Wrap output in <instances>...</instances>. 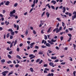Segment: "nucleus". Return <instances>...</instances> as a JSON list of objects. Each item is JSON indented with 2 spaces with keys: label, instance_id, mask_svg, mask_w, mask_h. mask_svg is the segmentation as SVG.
Instances as JSON below:
<instances>
[{
  "label": "nucleus",
  "instance_id": "f257e3e1",
  "mask_svg": "<svg viewBox=\"0 0 76 76\" xmlns=\"http://www.w3.org/2000/svg\"><path fill=\"white\" fill-rule=\"evenodd\" d=\"M10 17H13V16L14 17V18L15 17V15L13 14L16 13V10H14L10 12Z\"/></svg>",
  "mask_w": 76,
  "mask_h": 76
},
{
  "label": "nucleus",
  "instance_id": "f03ea898",
  "mask_svg": "<svg viewBox=\"0 0 76 76\" xmlns=\"http://www.w3.org/2000/svg\"><path fill=\"white\" fill-rule=\"evenodd\" d=\"M9 73V71H5L2 72L1 74H2V76H6V74Z\"/></svg>",
  "mask_w": 76,
  "mask_h": 76
},
{
  "label": "nucleus",
  "instance_id": "7ed1b4c3",
  "mask_svg": "<svg viewBox=\"0 0 76 76\" xmlns=\"http://www.w3.org/2000/svg\"><path fill=\"white\" fill-rule=\"evenodd\" d=\"M55 31H56V33H58V32H60V30L58 28H57L53 30V32H55Z\"/></svg>",
  "mask_w": 76,
  "mask_h": 76
},
{
  "label": "nucleus",
  "instance_id": "20e7f679",
  "mask_svg": "<svg viewBox=\"0 0 76 76\" xmlns=\"http://www.w3.org/2000/svg\"><path fill=\"white\" fill-rule=\"evenodd\" d=\"M49 65L50 66H52L53 67H54L55 66H56V65L55 64L54 65H53V63L52 62H50L49 64Z\"/></svg>",
  "mask_w": 76,
  "mask_h": 76
},
{
  "label": "nucleus",
  "instance_id": "39448f33",
  "mask_svg": "<svg viewBox=\"0 0 76 76\" xmlns=\"http://www.w3.org/2000/svg\"><path fill=\"white\" fill-rule=\"evenodd\" d=\"M50 14L48 12H46V16H47V17L48 18L49 17H50Z\"/></svg>",
  "mask_w": 76,
  "mask_h": 76
},
{
  "label": "nucleus",
  "instance_id": "423d86ee",
  "mask_svg": "<svg viewBox=\"0 0 76 76\" xmlns=\"http://www.w3.org/2000/svg\"><path fill=\"white\" fill-rule=\"evenodd\" d=\"M51 59H52V60H56L57 59V57L56 56L54 57L53 56L51 57Z\"/></svg>",
  "mask_w": 76,
  "mask_h": 76
},
{
  "label": "nucleus",
  "instance_id": "0eeeda50",
  "mask_svg": "<svg viewBox=\"0 0 76 76\" xmlns=\"http://www.w3.org/2000/svg\"><path fill=\"white\" fill-rule=\"evenodd\" d=\"M45 45L46 46H47V47H50V46H51V45L48 43H47Z\"/></svg>",
  "mask_w": 76,
  "mask_h": 76
},
{
  "label": "nucleus",
  "instance_id": "6e6552de",
  "mask_svg": "<svg viewBox=\"0 0 76 76\" xmlns=\"http://www.w3.org/2000/svg\"><path fill=\"white\" fill-rule=\"evenodd\" d=\"M48 75L49 76H54V74L53 73H49L48 74Z\"/></svg>",
  "mask_w": 76,
  "mask_h": 76
},
{
  "label": "nucleus",
  "instance_id": "1a4fd4ad",
  "mask_svg": "<svg viewBox=\"0 0 76 76\" xmlns=\"http://www.w3.org/2000/svg\"><path fill=\"white\" fill-rule=\"evenodd\" d=\"M51 3H53V4H56V1L54 0H52L51 1Z\"/></svg>",
  "mask_w": 76,
  "mask_h": 76
},
{
  "label": "nucleus",
  "instance_id": "9d476101",
  "mask_svg": "<svg viewBox=\"0 0 76 76\" xmlns=\"http://www.w3.org/2000/svg\"><path fill=\"white\" fill-rule=\"evenodd\" d=\"M63 13H65V12H66V7H63Z\"/></svg>",
  "mask_w": 76,
  "mask_h": 76
},
{
  "label": "nucleus",
  "instance_id": "9b49d317",
  "mask_svg": "<svg viewBox=\"0 0 76 76\" xmlns=\"http://www.w3.org/2000/svg\"><path fill=\"white\" fill-rule=\"evenodd\" d=\"M48 42H49V43H50L51 45H53V44H54V43H53V42H51L50 40H48Z\"/></svg>",
  "mask_w": 76,
  "mask_h": 76
},
{
  "label": "nucleus",
  "instance_id": "f8f14e48",
  "mask_svg": "<svg viewBox=\"0 0 76 76\" xmlns=\"http://www.w3.org/2000/svg\"><path fill=\"white\" fill-rule=\"evenodd\" d=\"M76 15H74L72 16V20H73L74 19H76Z\"/></svg>",
  "mask_w": 76,
  "mask_h": 76
},
{
  "label": "nucleus",
  "instance_id": "ddd939ff",
  "mask_svg": "<svg viewBox=\"0 0 76 76\" xmlns=\"http://www.w3.org/2000/svg\"><path fill=\"white\" fill-rule=\"evenodd\" d=\"M60 18H56V20H58V21H59V22H61V20L60 19Z\"/></svg>",
  "mask_w": 76,
  "mask_h": 76
},
{
  "label": "nucleus",
  "instance_id": "4468645a",
  "mask_svg": "<svg viewBox=\"0 0 76 76\" xmlns=\"http://www.w3.org/2000/svg\"><path fill=\"white\" fill-rule=\"evenodd\" d=\"M30 70L31 72H34V69L32 68H30Z\"/></svg>",
  "mask_w": 76,
  "mask_h": 76
},
{
  "label": "nucleus",
  "instance_id": "2eb2a0df",
  "mask_svg": "<svg viewBox=\"0 0 76 76\" xmlns=\"http://www.w3.org/2000/svg\"><path fill=\"white\" fill-rule=\"evenodd\" d=\"M13 73V71H11V72H10L8 74V76H10V75H12Z\"/></svg>",
  "mask_w": 76,
  "mask_h": 76
},
{
  "label": "nucleus",
  "instance_id": "dca6fc26",
  "mask_svg": "<svg viewBox=\"0 0 76 76\" xmlns=\"http://www.w3.org/2000/svg\"><path fill=\"white\" fill-rule=\"evenodd\" d=\"M9 3H10V2H9V1H7L5 4L6 6H8V5L9 4Z\"/></svg>",
  "mask_w": 76,
  "mask_h": 76
},
{
  "label": "nucleus",
  "instance_id": "f3484780",
  "mask_svg": "<svg viewBox=\"0 0 76 76\" xmlns=\"http://www.w3.org/2000/svg\"><path fill=\"white\" fill-rule=\"evenodd\" d=\"M16 57L17 58H19L20 60V59H21V57H20V56H19L18 55Z\"/></svg>",
  "mask_w": 76,
  "mask_h": 76
},
{
  "label": "nucleus",
  "instance_id": "a211bd4d",
  "mask_svg": "<svg viewBox=\"0 0 76 76\" xmlns=\"http://www.w3.org/2000/svg\"><path fill=\"white\" fill-rule=\"evenodd\" d=\"M10 36V33L7 34V38H9V37Z\"/></svg>",
  "mask_w": 76,
  "mask_h": 76
},
{
  "label": "nucleus",
  "instance_id": "6ab92c4d",
  "mask_svg": "<svg viewBox=\"0 0 76 76\" xmlns=\"http://www.w3.org/2000/svg\"><path fill=\"white\" fill-rule=\"evenodd\" d=\"M8 31V32L10 31L11 33L12 32H13V30L12 29H9Z\"/></svg>",
  "mask_w": 76,
  "mask_h": 76
},
{
  "label": "nucleus",
  "instance_id": "aec40b11",
  "mask_svg": "<svg viewBox=\"0 0 76 76\" xmlns=\"http://www.w3.org/2000/svg\"><path fill=\"white\" fill-rule=\"evenodd\" d=\"M41 60V59H37V60L36 61V63H38L39 61Z\"/></svg>",
  "mask_w": 76,
  "mask_h": 76
},
{
  "label": "nucleus",
  "instance_id": "412c9836",
  "mask_svg": "<svg viewBox=\"0 0 76 76\" xmlns=\"http://www.w3.org/2000/svg\"><path fill=\"white\" fill-rule=\"evenodd\" d=\"M6 25H9V22H7V21H5V22Z\"/></svg>",
  "mask_w": 76,
  "mask_h": 76
},
{
  "label": "nucleus",
  "instance_id": "4be33fe9",
  "mask_svg": "<svg viewBox=\"0 0 76 76\" xmlns=\"http://www.w3.org/2000/svg\"><path fill=\"white\" fill-rule=\"evenodd\" d=\"M51 27H50L48 29V32H50V30H51Z\"/></svg>",
  "mask_w": 76,
  "mask_h": 76
},
{
  "label": "nucleus",
  "instance_id": "5701e85b",
  "mask_svg": "<svg viewBox=\"0 0 76 76\" xmlns=\"http://www.w3.org/2000/svg\"><path fill=\"white\" fill-rule=\"evenodd\" d=\"M17 41L16 40H15V43L14 45V46H15V45H16V43H17Z\"/></svg>",
  "mask_w": 76,
  "mask_h": 76
},
{
  "label": "nucleus",
  "instance_id": "b1692460",
  "mask_svg": "<svg viewBox=\"0 0 76 76\" xmlns=\"http://www.w3.org/2000/svg\"><path fill=\"white\" fill-rule=\"evenodd\" d=\"M10 38L11 39H13V36L12 35H10Z\"/></svg>",
  "mask_w": 76,
  "mask_h": 76
},
{
  "label": "nucleus",
  "instance_id": "393cba45",
  "mask_svg": "<svg viewBox=\"0 0 76 76\" xmlns=\"http://www.w3.org/2000/svg\"><path fill=\"white\" fill-rule=\"evenodd\" d=\"M1 61L2 63H4L5 62V60L2 59L1 60Z\"/></svg>",
  "mask_w": 76,
  "mask_h": 76
},
{
  "label": "nucleus",
  "instance_id": "a878e982",
  "mask_svg": "<svg viewBox=\"0 0 76 76\" xmlns=\"http://www.w3.org/2000/svg\"><path fill=\"white\" fill-rule=\"evenodd\" d=\"M51 41L52 42H55L56 41V40H54L53 39H51Z\"/></svg>",
  "mask_w": 76,
  "mask_h": 76
},
{
  "label": "nucleus",
  "instance_id": "bb28decb",
  "mask_svg": "<svg viewBox=\"0 0 76 76\" xmlns=\"http://www.w3.org/2000/svg\"><path fill=\"white\" fill-rule=\"evenodd\" d=\"M12 63V61H7V64H9V63Z\"/></svg>",
  "mask_w": 76,
  "mask_h": 76
},
{
  "label": "nucleus",
  "instance_id": "cd10ccee",
  "mask_svg": "<svg viewBox=\"0 0 76 76\" xmlns=\"http://www.w3.org/2000/svg\"><path fill=\"white\" fill-rule=\"evenodd\" d=\"M3 4H4V2H3L0 3V7L1 6V5H3Z\"/></svg>",
  "mask_w": 76,
  "mask_h": 76
},
{
  "label": "nucleus",
  "instance_id": "c85d7f7f",
  "mask_svg": "<svg viewBox=\"0 0 76 76\" xmlns=\"http://www.w3.org/2000/svg\"><path fill=\"white\" fill-rule=\"evenodd\" d=\"M35 57V56H33L30 57V59H33V58H34Z\"/></svg>",
  "mask_w": 76,
  "mask_h": 76
},
{
  "label": "nucleus",
  "instance_id": "c756f323",
  "mask_svg": "<svg viewBox=\"0 0 76 76\" xmlns=\"http://www.w3.org/2000/svg\"><path fill=\"white\" fill-rule=\"evenodd\" d=\"M11 33V35H14V34H15V32L13 31H12Z\"/></svg>",
  "mask_w": 76,
  "mask_h": 76
},
{
  "label": "nucleus",
  "instance_id": "7c9ffc66",
  "mask_svg": "<svg viewBox=\"0 0 76 76\" xmlns=\"http://www.w3.org/2000/svg\"><path fill=\"white\" fill-rule=\"evenodd\" d=\"M51 7L52 8V9H53L54 10H55V7H54V6H51Z\"/></svg>",
  "mask_w": 76,
  "mask_h": 76
},
{
  "label": "nucleus",
  "instance_id": "2f4dec72",
  "mask_svg": "<svg viewBox=\"0 0 76 76\" xmlns=\"http://www.w3.org/2000/svg\"><path fill=\"white\" fill-rule=\"evenodd\" d=\"M59 61V60L58 59H56V60L54 61V62H55L56 63H57V62H58V61Z\"/></svg>",
  "mask_w": 76,
  "mask_h": 76
},
{
  "label": "nucleus",
  "instance_id": "473e14b6",
  "mask_svg": "<svg viewBox=\"0 0 76 76\" xmlns=\"http://www.w3.org/2000/svg\"><path fill=\"white\" fill-rule=\"evenodd\" d=\"M73 45L74 46V50H76V48H75V47H76V45L75 44H73Z\"/></svg>",
  "mask_w": 76,
  "mask_h": 76
},
{
  "label": "nucleus",
  "instance_id": "72a5a7b5",
  "mask_svg": "<svg viewBox=\"0 0 76 76\" xmlns=\"http://www.w3.org/2000/svg\"><path fill=\"white\" fill-rule=\"evenodd\" d=\"M45 12H44L41 15V17H43V16H44V14H45Z\"/></svg>",
  "mask_w": 76,
  "mask_h": 76
},
{
  "label": "nucleus",
  "instance_id": "f704fd0d",
  "mask_svg": "<svg viewBox=\"0 0 76 76\" xmlns=\"http://www.w3.org/2000/svg\"><path fill=\"white\" fill-rule=\"evenodd\" d=\"M18 3H15V4L14 5V7H16L17 6H18Z\"/></svg>",
  "mask_w": 76,
  "mask_h": 76
},
{
  "label": "nucleus",
  "instance_id": "c9c22d12",
  "mask_svg": "<svg viewBox=\"0 0 76 76\" xmlns=\"http://www.w3.org/2000/svg\"><path fill=\"white\" fill-rule=\"evenodd\" d=\"M39 54H41V55H42V54H43V53L42 52H39Z\"/></svg>",
  "mask_w": 76,
  "mask_h": 76
},
{
  "label": "nucleus",
  "instance_id": "e433bc0d",
  "mask_svg": "<svg viewBox=\"0 0 76 76\" xmlns=\"http://www.w3.org/2000/svg\"><path fill=\"white\" fill-rule=\"evenodd\" d=\"M40 23H41L42 25H44V21H42V20H41L40 21Z\"/></svg>",
  "mask_w": 76,
  "mask_h": 76
},
{
  "label": "nucleus",
  "instance_id": "4c0bfd02",
  "mask_svg": "<svg viewBox=\"0 0 76 76\" xmlns=\"http://www.w3.org/2000/svg\"><path fill=\"white\" fill-rule=\"evenodd\" d=\"M14 28H17V25L15 24H14Z\"/></svg>",
  "mask_w": 76,
  "mask_h": 76
},
{
  "label": "nucleus",
  "instance_id": "58836bf2",
  "mask_svg": "<svg viewBox=\"0 0 76 76\" xmlns=\"http://www.w3.org/2000/svg\"><path fill=\"white\" fill-rule=\"evenodd\" d=\"M48 66V64H44L43 65L44 67H47Z\"/></svg>",
  "mask_w": 76,
  "mask_h": 76
},
{
  "label": "nucleus",
  "instance_id": "ea45409f",
  "mask_svg": "<svg viewBox=\"0 0 76 76\" xmlns=\"http://www.w3.org/2000/svg\"><path fill=\"white\" fill-rule=\"evenodd\" d=\"M15 66L16 68L18 67L19 66V64H17L15 65Z\"/></svg>",
  "mask_w": 76,
  "mask_h": 76
},
{
  "label": "nucleus",
  "instance_id": "a19ab883",
  "mask_svg": "<svg viewBox=\"0 0 76 76\" xmlns=\"http://www.w3.org/2000/svg\"><path fill=\"white\" fill-rule=\"evenodd\" d=\"M47 39V36L46 35H45V39L46 40Z\"/></svg>",
  "mask_w": 76,
  "mask_h": 76
},
{
  "label": "nucleus",
  "instance_id": "79ce46f5",
  "mask_svg": "<svg viewBox=\"0 0 76 76\" xmlns=\"http://www.w3.org/2000/svg\"><path fill=\"white\" fill-rule=\"evenodd\" d=\"M71 39H72V37H69V40H68V42H70V40H71Z\"/></svg>",
  "mask_w": 76,
  "mask_h": 76
},
{
  "label": "nucleus",
  "instance_id": "37998d69",
  "mask_svg": "<svg viewBox=\"0 0 76 76\" xmlns=\"http://www.w3.org/2000/svg\"><path fill=\"white\" fill-rule=\"evenodd\" d=\"M13 42H12V43L10 45V48H11L12 47V46H13Z\"/></svg>",
  "mask_w": 76,
  "mask_h": 76
},
{
  "label": "nucleus",
  "instance_id": "c03bdc74",
  "mask_svg": "<svg viewBox=\"0 0 76 76\" xmlns=\"http://www.w3.org/2000/svg\"><path fill=\"white\" fill-rule=\"evenodd\" d=\"M34 54H31V55H29V57H32V56H33Z\"/></svg>",
  "mask_w": 76,
  "mask_h": 76
},
{
  "label": "nucleus",
  "instance_id": "a18cd8bd",
  "mask_svg": "<svg viewBox=\"0 0 76 76\" xmlns=\"http://www.w3.org/2000/svg\"><path fill=\"white\" fill-rule=\"evenodd\" d=\"M44 73H48L47 71V70H46L45 69L44 70Z\"/></svg>",
  "mask_w": 76,
  "mask_h": 76
},
{
  "label": "nucleus",
  "instance_id": "49530a36",
  "mask_svg": "<svg viewBox=\"0 0 76 76\" xmlns=\"http://www.w3.org/2000/svg\"><path fill=\"white\" fill-rule=\"evenodd\" d=\"M8 57L9 58H12V56H10V55H8Z\"/></svg>",
  "mask_w": 76,
  "mask_h": 76
},
{
  "label": "nucleus",
  "instance_id": "de8ad7c7",
  "mask_svg": "<svg viewBox=\"0 0 76 76\" xmlns=\"http://www.w3.org/2000/svg\"><path fill=\"white\" fill-rule=\"evenodd\" d=\"M35 49H38V48H39V47L38 46H36L35 47Z\"/></svg>",
  "mask_w": 76,
  "mask_h": 76
},
{
  "label": "nucleus",
  "instance_id": "09e8293b",
  "mask_svg": "<svg viewBox=\"0 0 76 76\" xmlns=\"http://www.w3.org/2000/svg\"><path fill=\"white\" fill-rule=\"evenodd\" d=\"M25 34L26 35H28V30H26Z\"/></svg>",
  "mask_w": 76,
  "mask_h": 76
},
{
  "label": "nucleus",
  "instance_id": "8fccbe9b",
  "mask_svg": "<svg viewBox=\"0 0 76 76\" xmlns=\"http://www.w3.org/2000/svg\"><path fill=\"white\" fill-rule=\"evenodd\" d=\"M35 44L34 42H33L31 43L30 45H31L32 46H33V45Z\"/></svg>",
  "mask_w": 76,
  "mask_h": 76
},
{
  "label": "nucleus",
  "instance_id": "3c124183",
  "mask_svg": "<svg viewBox=\"0 0 76 76\" xmlns=\"http://www.w3.org/2000/svg\"><path fill=\"white\" fill-rule=\"evenodd\" d=\"M62 26H64V25H65V24H64V22H62Z\"/></svg>",
  "mask_w": 76,
  "mask_h": 76
},
{
  "label": "nucleus",
  "instance_id": "603ef678",
  "mask_svg": "<svg viewBox=\"0 0 76 76\" xmlns=\"http://www.w3.org/2000/svg\"><path fill=\"white\" fill-rule=\"evenodd\" d=\"M63 37L62 36L61 37V41H63Z\"/></svg>",
  "mask_w": 76,
  "mask_h": 76
},
{
  "label": "nucleus",
  "instance_id": "864d4df0",
  "mask_svg": "<svg viewBox=\"0 0 76 76\" xmlns=\"http://www.w3.org/2000/svg\"><path fill=\"white\" fill-rule=\"evenodd\" d=\"M43 61H42V60H41V61L39 62V64H41L42 63V62Z\"/></svg>",
  "mask_w": 76,
  "mask_h": 76
},
{
  "label": "nucleus",
  "instance_id": "5fc2aeb1",
  "mask_svg": "<svg viewBox=\"0 0 76 76\" xmlns=\"http://www.w3.org/2000/svg\"><path fill=\"white\" fill-rule=\"evenodd\" d=\"M62 29V27H60L59 28V30L60 31H61Z\"/></svg>",
  "mask_w": 76,
  "mask_h": 76
},
{
  "label": "nucleus",
  "instance_id": "6e6d98bb",
  "mask_svg": "<svg viewBox=\"0 0 76 76\" xmlns=\"http://www.w3.org/2000/svg\"><path fill=\"white\" fill-rule=\"evenodd\" d=\"M51 72L52 73H53V72H54V70H53V69H52L51 70Z\"/></svg>",
  "mask_w": 76,
  "mask_h": 76
},
{
  "label": "nucleus",
  "instance_id": "4d7b16f0",
  "mask_svg": "<svg viewBox=\"0 0 76 76\" xmlns=\"http://www.w3.org/2000/svg\"><path fill=\"white\" fill-rule=\"evenodd\" d=\"M7 50H8V51H10V50H11V49H10L9 47H8L7 49Z\"/></svg>",
  "mask_w": 76,
  "mask_h": 76
},
{
  "label": "nucleus",
  "instance_id": "13d9d810",
  "mask_svg": "<svg viewBox=\"0 0 76 76\" xmlns=\"http://www.w3.org/2000/svg\"><path fill=\"white\" fill-rule=\"evenodd\" d=\"M69 58H70V61H73V59H72V58L71 57H70Z\"/></svg>",
  "mask_w": 76,
  "mask_h": 76
},
{
  "label": "nucleus",
  "instance_id": "bf43d9fd",
  "mask_svg": "<svg viewBox=\"0 0 76 76\" xmlns=\"http://www.w3.org/2000/svg\"><path fill=\"white\" fill-rule=\"evenodd\" d=\"M42 48H46V46L44 45H42L41 47Z\"/></svg>",
  "mask_w": 76,
  "mask_h": 76
},
{
  "label": "nucleus",
  "instance_id": "052dcab7",
  "mask_svg": "<svg viewBox=\"0 0 76 76\" xmlns=\"http://www.w3.org/2000/svg\"><path fill=\"white\" fill-rule=\"evenodd\" d=\"M73 15H76V11H74L73 13Z\"/></svg>",
  "mask_w": 76,
  "mask_h": 76
},
{
  "label": "nucleus",
  "instance_id": "680f3d73",
  "mask_svg": "<svg viewBox=\"0 0 76 76\" xmlns=\"http://www.w3.org/2000/svg\"><path fill=\"white\" fill-rule=\"evenodd\" d=\"M33 10V8L31 9L29 11V12L31 13Z\"/></svg>",
  "mask_w": 76,
  "mask_h": 76
},
{
  "label": "nucleus",
  "instance_id": "e2e57ef3",
  "mask_svg": "<svg viewBox=\"0 0 76 76\" xmlns=\"http://www.w3.org/2000/svg\"><path fill=\"white\" fill-rule=\"evenodd\" d=\"M56 50H59V48H58V46H56Z\"/></svg>",
  "mask_w": 76,
  "mask_h": 76
},
{
  "label": "nucleus",
  "instance_id": "0e129e2a",
  "mask_svg": "<svg viewBox=\"0 0 76 76\" xmlns=\"http://www.w3.org/2000/svg\"><path fill=\"white\" fill-rule=\"evenodd\" d=\"M68 35L70 37H72V35L70 34H68Z\"/></svg>",
  "mask_w": 76,
  "mask_h": 76
},
{
  "label": "nucleus",
  "instance_id": "69168bd1",
  "mask_svg": "<svg viewBox=\"0 0 76 76\" xmlns=\"http://www.w3.org/2000/svg\"><path fill=\"white\" fill-rule=\"evenodd\" d=\"M17 51H18V52L19 51V48H17Z\"/></svg>",
  "mask_w": 76,
  "mask_h": 76
},
{
  "label": "nucleus",
  "instance_id": "338daca9",
  "mask_svg": "<svg viewBox=\"0 0 76 76\" xmlns=\"http://www.w3.org/2000/svg\"><path fill=\"white\" fill-rule=\"evenodd\" d=\"M12 51H11L10 52H9V54H11L12 53Z\"/></svg>",
  "mask_w": 76,
  "mask_h": 76
},
{
  "label": "nucleus",
  "instance_id": "774afa93",
  "mask_svg": "<svg viewBox=\"0 0 76 76\" xmlns=\"http://www.w3.org/2000/svg\"><path fill=\"white\" fill-rule=\"evenodd\" d=\"M69 16H72V13H69Z\"/></svg>",
  "mask_w": 76,
  "mask_h": 76
}]
</instances>
